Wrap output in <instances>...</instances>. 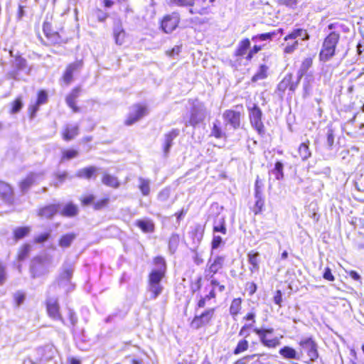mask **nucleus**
<instances>
[{
	"label": "nucleus",
	"instance_id": "nucleus-7",
	"mask_svg": "<svg viewBox=\"0 0 364 364\" xmlns=\"http://www.w3.org/2000/svg\"><path fill=\"white\" fill-rule=\"evenodd\" d=\"M166 273L152 269L148 275V289L151 294V298L156 299L161 294L163 291V287L161 284V282L166 277Z\"/></svg>",
	"mask_w": 364,
	"mask_h": 364
},
{
	"label": "nucleus",
	"instance_id": "nucleus-5",
	"mask_svg": "<svg viewBox=\"0 0 364 364\" xmlns=\"http://www.w3.org/2000/svg\"><path fill=\"white\" fill-rule=\"evenodd\" d=\"M181 16L179 11L165 14L159 19V28L166 34H171L180 27Z\"/></svg>",
	"mask_w": 364,
	"mask_h": 364
},
{
	"label": "nucleus",
	"instance_id": "nucleus-28",
	"mask_svg": "<svg viewBox=\"0 0 364 364\" xmlns=\"http://www.w3.org/2000/svg\"><path fill=\"white\" fill-rule=\"evenodd\" d=\"M78 207L72 202L67 203L63 208L58 211L59 214L65 218H74L78 214Z\"/></svg>",
	"mask_w": 364,
	"mask_h": 364
},
{
	"label": "nucleus",
	"instance_id": "nucleus-22",
	"mask_svg": "<svg viewBox=\"0 0 364 364\" xmlns=\"http://www.w3.org/2000/svg\"><path fill=\"white\" fill-rule=\"evenodd\" d=\"M178 134L179 130L178 129H173L164 134L163 151L165 155L168 154L171 146L173 144V141L178 136Z\"/></svg>",
	"mask_w": 364,
	"mask_h": 364
},
{
	"label": "nucleus",
	"instance_id": "nucleus-43",
	"mask_svg": "<svg viewBox=\"0 0 364 364\" xmlns=\"http://www.w3.org/2000/svg\"><path fill=\"white\" fill-rule=\"evenodd\" d=\"M78 154V151L74 149H63L61 151L60 162L69 161L75 158Z\"/></svg>",
	"mask_w": 364,
	"mask_h": 364
},
{
	"label": "nucleus",
	"instance_id": "nucleus-15",
	"mask_svg": "<svg viewBox=\"0 0 364 364\" xmlns=\"http://www.w3.org/2000/svg\"><path fill=\"white\" fill-rule=\"evenodd\" d=\"M134 113L129 114L124 121V124L127 126L132 125L136 122L138 120L145 116L148 112L147 107L145 105L136 104L134 105Z\"/></svg>",
	"mask_w": 364,
	"mask_h": 364
},
{
	"label": "nucleus",
	"instance_id": "nucleus-46",
	"mask_svg": "<svg viewBox=\"0 0 364 364\" xmlns=\"http://www.w3.org/2000/svg\"><path fill=\"white\" fill-rule=\"evenodd\" d=\"M48 101V92L46 90H39L36 93V102L40 105H45Z\"/></svg>",
	"mask_w": 364,
	"mask_h": 364
},
{
	"label": "nucleus",
	"instance_id": "nucleus-20",
	"mask_svg": "<svg viewBox=\"0 0 364 364\" xmlns=\"http://www.w3.org/2000/svg\"><path fill=\"white\" fill-rule=\"evenodd\" d=\"M80 86H76L72 89L70 93L66 96L65 101L69 107L72 109L74 112L80 111V108L76 105V99L80 96L81 92Z\"/></svg>",
	"mask_w": 364,
	"mask_h": 364
},
{
	"label": "nucleus",
	"instance_id": "nucleus-58",
	"mask_svg": "<svg viewBox=\"0 0 364 364\" xmlns=\"http://www.w3.org/2000/svg\"><path fill=\"white\" fill-rule=\"evenodd\" d=\"M68 178V173L65 171L57 172L54 174V178L57 183H63Z\"/></svg>",
	"mask_w": 364,
	"mask_h": 364
},
{
	"label": "nucleus",
	"instance_id": "nucleus-51",
	"mask_svg": "<svg viewBox=\"0 0 364 364\" xmlns=\"http://www.w3.org/2000/svg\"><path fill=\"white\" fill-rule=\"evenodd\" d=\"M298 0H277V4L281 6H286L290 9H295Z\"/></svg>",
	"mask_w": 364,
	"mask_h": 364
},
{
	"label": "nucleus",
	"instance_id": "nucleus-9",
	"mask_svg": "<svg viewBox=\"0 0 364 364\" xmlns=\"http://www.w3.org/2000/svg\"><path fill=\"white\" fill-rule=\"evenodd\" d=\"M249 119L251 126L257 131L258 134L262 136L264 134V125L262 122V112L257 104L247 107Z\"/></svg>",
	"mask_w": 364,
	"mask_h": 364
},
{
	"label": "nucleus",
	"instance_id": "nucleus-47",
	"mask_svg": "<svg viewBox=\"0 0 364 364\" xmlns=\"http://www.w3.org/2000/svg\"><path fill=\"white\" fill-rule=\"evenodd\" d=\"M139 188L143 196H148L150 193V186H149V181L148 179H145L143 178H139Z\"/></svg>",
	"mask_w": 364,
	"mask_h": 364
},
{
	"label": "nucleus",
	"instance_id": "nucleus-44",
	"mask_svg": "<svg viewBox=\"0 0 364 364\" xmlns=\"http://www.w3.org/2000/svg\"><path fill=\"white\" fill-rule=\"evenodd\" d=\"M210 136L215 139H221L226 136L225 133L223 131L221 127L220 126V122L217 121V122L213 123L211 129Z\"/></svg>",
	"mask_w": 364,
	"mask_h": 364
},
{
	"label": "nucleus",
	"instance_id": "nucleus-21",
	"mask_svg": "<svg viewBox=\"0 0 364 364\" xmlns=\"http://www.w3.org/2000/svg\"><path fill=\"white\" fill-rule=\"evenodd\" d=\"M79 134V128L76 124H66L61 131V136L64 141H70L74 139Z\"/></svg>",
	"mask_w": 364,
	"mask_h": 364
},
{
	"label": "nucleus",
	"instance_id": "nucleus-53",
	"mask_svg": "<svg viewBox=\"0 0 364 364\" xmlns=\"http://www.w3.org/2000/svg\"><path fill=\"white\" fill-rule=\"evenodd\" d=\"M257 290V285L254 282H247L245 284V291L249 296H252Z\"/></svg>",
	"mask_w": 364,
	"mask_h": 364
},
{
	"label": "nucleus",
	"instance_id": "nucleus-16",
	"mask_svg": "<svg viewBox=\"0 0 364 364\" xmlns=\"http://www.w3.org/2000/svg\"><path fill=\"white\" fill-rule=\"evenodd\" d=\"M223 117L225 121L235 129H239L241 125L242 112L232 109L225 110Z\"/></svg>",
	"mask_w": 364,
	"mask_h": 364
},
{
	"label": "nucleus",
	"instance_id": "nucleus-41",
	"mask_svg": "<svg viewBox=\"0 0 364 364\" xmlns=\"http://www.w3.org/2000/svg\"><path fill=\"white\" fill-rule=\"evenodd\" d=\"M23 106V103L22 101V97L18 96L16 97L11 103L9 108L10 114H16L20 112Z\"/></svg>",
	"mask_w": 364,
	"mask_h": 364
},
{
	"label": "nucleus",
	"instance_id": "nucleus-4",
	"mask_svg": "<svg viewBox=\"0 0 364 364\" xmlns=\"http://www.w3.org/2000/svg\"><path fill=\"white\" fill-rule=\"evenodd\" d=\"M299 37L302 41H308L309 35L307 30L302 28H294L284 37V43L282 44V46L284 54H291L299 48V42L296 39Z\"/></svg>",
	"mask_w": 364,
	"mask_h": 364
},
{
	"label": "nucleus",
	"instance_id": "nucleus-12",
	"mask_svg": "<svg viewBox=\"0 0 364 364\" xmlns=\"http://www.w3.org/2000/svg\"><path fill=\"white\" fill-rule=\"evenodd\" d=\"M225 257L217 255L213 259H209L204 270L205 279H212L224 266Z\"/></svg>",
	"mask_w": 364,
	"mask_h": 364
},
{
	"label": "nucleus",
	"instance_id": "nucleus-3",
	"mask_svg": "<svg viewBox=\"0 0 364 364\" xmlns=\"http://www.w3.org/2000/svg\"><path fill=\"white\" fill-rule=\"evenodd\" d=\"M327 28L330 32L324 37L318 53V58L321 62H327L336 55L341 40L340 30L344 33L348 31V28L339 21L330 23Z\"/></svg>",
	"mask_w": 364,
	"mask_h": 364
},
{
	"label": "nucleus",
	"instance_id": "nucleus-11",
	"mask_svg": "<svg viewBox=\"0 0 364 364\" xmlns=\"http://www.w3.org/2000/svg\"><path fill=\"white\" fill-rule=\"evenodd\" d=\"M300 347V353L305 351L309 357V362H313L318 358V346L312 337L301 339L298 343Z\"/></svg>",
	"mask_w": 364,
	"mask_h": 364
},
{
	"label": "nucleus",
	"instance_id": "nucleus-34",
	"mask_svg": "<svg viewBox=\"0 0 364 364\" xmlns=\"http://www.w3.org/2000/svg\"><path fill=\"white\" fill-rule=\"evenodd\" d=\"M279 355L285 359H299V355L294 348L290 346H284L279 350Z\"/></svg>",
	"mask_w": 364,
	"mask_h": 364
},
{
	"label": "nucleus",
	"instance_id": "nucleus-36",
	"mask_svg": "<svg viewBox=\"0 0 364 364\" xmlns=\"http://www.w3.org/2000/svg\"><path fill=\"white\" fill-rule=\"evenodd\" d=\"M114 38L115 40V42L118 45H122L125 42L127 35L122 27V25H118L114 28Z\"/></svg>",
	"mask_w": 364,
	"mask_h": 364
},
{
	"label": "nucleus",
	"instance_id": "nucleus-13",
	"mask_svg": "<svg viewBox=\"0 0 364 364\" xmlns=\"http://www.w3.org/2000/svg\"><path fill=\"white\" fill-rule=\"evenodd\" d=\"M203 2L207 0H202ZM171 4L179 6V7H185V6H191L189 10L191 14H200L205 15L208 14V6H204L200 9L198 8L197 2L195 3V0H170Z\"/></svg>",
	"mask_w": 364,
	"mask_h": 364
},
{
	"label": "nucleus",
	"instance_id": "nucleus-52",
	"mask_svg": "<svg viewBox=\"0 0 364 364\" xmlns=\"http://www.w3.org/2000/svg\"><path fill=\"white\" fill-rule=\"evenodd\" d=\"M40 106L41 105L37 104L36 102L28 105V114L31 119L36 117L37 112L39 110Z\"/></svg>",
	"mask_w": 364,
	"mask_h": 364
},
{
	"label": "nucleus",
	"instance_id": "nucleus-6",
	"mask_svg": "<svg viewBox=\"0 0 364 364\" xmlns=\"http://www.w3.org/2000/svg\"><path fill=\"white\" fill-rule=\"evenodd\" d=\"M253 331L258 336L259 341L263 346L272 349L276 348L281 344V340L283 338V336H275L270 338L268 335H271L274 333V330L273 328H254Z\"/></svg>",
	"mask_w": 364,
	"mask_h": 364
},
{
	"label": "nucleus",
	"instance_id": "nucleus-60",
	"mask_svg": "<svg viewBox=\"0 0 364 364\" xmlns=\"http://www.w3.org/2000/svg\"><path fill=\"white\" fill-rule=\"evenodd\" d=\"M50 233L49 232H43V233H41L38 235H37L35 238H34V242L36 243H43L46 241H47L48 240V238L50 237Z\"/></svg>",
	"mask_w": 364,
	"mask_h": 364
},
{
	"label": "nucleus",
	"instance_id": "nucleus-64",
	"mask_svg": "<svg viewBox=\"0 0 364 364\" xmlns=\"http://www.w3.org/2000/svg\"><path fill=\"white\" fill-rule=\"evenodd\" d=\"M222 243V238L220 236L215 235L213 236L211 241V248L212 250L217 249L220 244Z\"/></svg>",
	"mask_w": 364,
	"mask_h": 364
},
{
	"label": "nucleus",
	"instance_id": "nucleus-39",
	"mask_svg": "<svg viewBox=\"0 0 364 364\" xmlns=\"http://www.w3.org/2000/svg\"><path fill=\"white\" fill-rule=\"evenodd\" d=\"M276 180L281 181L284 177V165L281 161H276L274 168L271 170Z\"/></svg>",
	"mask_w": 364,
	"mask_h": 364
},
{
	"label": "nucleus",
	"instance_id": "nucleus-57",
	"mask_svg": "<svg viewBox=\"0 0 364 364\" xmlns=\"http://www.w3.org/2000/svg\"><path fill=\"white\" fill-rule=\"evenodd\" d=\"M262 181L259 179V176L257 177L255 183V196H262Z\"/></svg>",
	"mask_w": 364,
	"mask_h": 364
},
{
	"label": "nucleus",
	"instance_id": "nucleus-17",
	"mask_svg": "<svg viewBox=\"0 0 364 364\" xmlns=\"http://www.w3.org/2000/svg\"><path fill=\"white\" fill-rule=\"evenodd\" d=\"M60 204L50 203L39 207L36 210V215L41 218L51 219L59 211Z\"/></svg>",
	"mask_w": 364,
	"mask_h": 364
},
{
	"label": "nucleus",
	"instance_id": "nucleus-59",
	"mask_svg": "<svg viewBox=\"0 0 364 364\" xmlns=\"http://www.w3.org/2000/svg\"><path fill=\"white\" fill-rule=\"evenodd\" d=\"M323 278L328 282H333L335 280V277L333 275L330 267H326L325 268L323 273Z\"/></svg>",
	"mask_w": 364,
	"mask_h": 364
},
{
	"label": "nucleus",
	"instance_id": "nucleus-32",
	"mask_svg": "<svg viewBox=\"0 0 364 364\" xmlns=\"http://www.w3.org/2000/svg\"><path fill=\"white\" fill-rule=\"evenodd\" d=\"M310 141L306 139L301 143L298 147V153L303 161H306L311 156V152L309 148Z\"/></svg>",
	"mask_w": 364,
	"mask_h": 364
},
{
	"label": "nucleus",
	"instance_id": "nucleus-48",
	"mask_svg": "<svg viewBox=\"0 0 364 364\" xmlns=\"http://www.w3.org/2000/svg\"><path fill=\"white\" fill-rule=\"evenodd\" d=\"M183 45L180 43L178 45H176L173 48L168 49L166 50V55L169 58H174L178 56L182 51Z\"/></svg>",
	"mask_w": 364,
	"mask_h": 364
},
{
	"label": "nucleus",
	"instance_id": "nucleus-56",
	"mask_svg": "<svg viewBox=\"0 0 364 364\" xmlns=\"http://www.w3.org/2000/svg\"><path fill=\"white\" fill-rule=\"evenodd\" d=\"M190 233L193 237H198V240H200L203 235V229L200 225H198Z\"/></svg>",
	"mask_w": 364,
	"mask_h": 364
},
{
	"label": "nucleus",
	"instance_id": "nucleus-45",
	"mask_svg": "<svg viewBox=\"0 0 364 364\" xmlns=\"http://www.w3.org/2000/svg\"><path fill=\"white\" fill-rule=\"evenodd\" d=\"M213 230L214 232H220L223 235L227 233V228L224 218H220L218 222L214 223Z\"/></svg>",
	"mask_w": 364,
	"mask_h": 364
},
{
	"label": "nucleus",
	"instance_id": "nucleus-38",
	"mask_svg": "<svg viewBox=\"0 0 364 364\" xmlns=\"http://www.w3.org/2000/svg\"><path fill=\"white\" fill-rule=\"evenodd\" d=\"M256 198L254 206L252 208V211L255 215L261 214L265 205V200L263 196H255Z\"/></svg>",
	"mask_w": 364,
	"mask_h": 364
},
{
	"label": "nucleus",
	"instance_id": "nucleus-31",
	"mask_svg": "<svg viewBox=\"0 0 364 364\" xmlns=\"http://www.w3.org/2000/svg\"><path fill=\"white\" fill-rule=\"evenodd\" d=\"M269 75V67L265 64H260L256 73L252 76L251 82L255 83L259 80L267 78Z\"/></svg>",
	"mask_w": 364,
	"mask_h": 364
},
{
	"label": "nucleus",
	"instance_id": "nucleus-55",
	"mask_svg": "<svg viewBox=\"0 0 364 364\" xmlns=\"http://www.w3.org/2000/svg\"><path fill=\"white\" fill-rule=\"evenodd\" d=\"M201 281L202 278L200 277H198L196 281L192 282L191 283V289L193 293L199 291L201 289Z\"/></svg>",
	"mask_w": 364,
	"mask_h": 364
},
{
	"label": "nucleus",
	"instance_id": "nucleus-42",
	"mask_svg": "<svg viewBox=\"0 0 364 364\" xmlns=\"http://www.w3.org/2000/svg\"><path fill=\"white\" fill-rule=\"evenodd\" d=\"M248 348L249 341L246 338H242L237 342L232 353L234 355H239L247 350Z\"/></svg>",
	"mask_w": 364,
	"mask_h": 364
},
{
	"label": "nucleus",
	"instance_id": "nucleus-62",
	"mask_svg": "<svg viewBox=\"0 0 364 364\" xmlns=\"http://www.w3.org/2000/svg\"><path fill=\"white\" fill-rule=\"evenodd\" d=\"M242 320L244 321H251V323H255L256 314L252 311H249L242 317Z\"/></svg>",
	"mask_w": 364,
	"mask_h": 364
},
{
	"label": "nucleus",
	"instance_id": "nucleus-49",
	"mask_svg": "<svg viewBox=\"0 0 364 364\" xmlns=\"http://www.w3.org/2000/svg\"><path fill=\"white\" fill-rule=\"evenodd\" d=\"M109 202V198L108 196L104 197L101 199L97 200L96 202L93 203V208L95 210H102L106 208L108 205Z\"/></svg>",
	"mask_w": 364,
	"mask_h": 364
},
{
	"label": "nucleus",
	"instance_id": "nucleus-14",
	"mask_svg": "<svg viewBox=\"0 0 364 364\" xmlns=\"http://www.w3.org/2000/svg\"><path fill=\"white\" fill-rule=\"evenodd\" d=\"M300 79L298 77L297 80H294V75L292 73H287L279 82L277 89L279 92L284 94L287 90L291 92H294L299 84Z\"/></svg>",
	"mask_w": 364,
	"mask_h": 364
},
{
	"label": "nucleus",
	"instance_id": "nucleus-30",
	"mask_svg": "<svg viewBox=\"0 0 364 364\" xmlns=\"http://www.w3.org/2000/svg\"><path fill=\"white\" fill-rule=\"evenodd\" d=\"M32 250V246L28 242L22 244L18 249L16 259L18 262L26 260L30 255Z\"/></svg>",
	"mask_w": 364,
	"mask_h": 364
},
{
	"label": "nucleus",
	"instance_id": "nucleus-37",
	"mask_svg": "<svg viewBox=\"0 0 364 364\" xmlns=\"http://www.w3.org/2000/svg\"><path fill=\"white\" fill-rule=\"evenodd\" d=\"M31 229L28 226L18 227L13 230L14 240L17 242L28 235Z\"/></svg>",
	"mask_w": 364,
	"mask_h": 364
},
{
	"label": "nucleus",
	"instance_id": "nucleus-50",
	"mask_svg": "<svg viewBox=\"0 0 364 364\" xmlns=\"http://www.w3.org/2000/svg\"><path fill=\"white\" fill-rule=\"evenodd\" d=\"M73 269L71 267H65L60 274L62 281H69L73 276Z\"/></svg>",
	"mask_w": 364,
	"mask_h": 364
},
{
	"label": "nucleus",
	"instance_id": "nucleus-8",
	"mask_svg": "<svg viewBox=\"0 0 364 364\" xmlns=\"http://www.w3.org/2000/svg\"><path fill=\"white\" fill-rule=\"evenodd\" d=\"M216 308H209L202 311L198 315H195L191 321L190 326L198 330L206 326L210 325L215 318Z\"/></svg>",
	"mask_w": 364,
	"mask_h": 364
},
{
	"label": "nucleus",
	"instance_id": "nucleus-54",
	"mask_svg": "<svg viewBox=\"0 0 364 364\" xmlns=\"http://www.w3.org/2000/svg\"><path fill=\"white\" fill-rule=\"evenodd\" d=\"M25 300V294L22 291H17L14 296V301L16 306H19Z\"/></svg>",
	"mask_w": 364,
	"mask_h": 364
},
{
	"label": "nucleus",
	"instance_id": "nucleus-24",
	"mask_svg": "<svg viewBox=\"0 0 364 364\" xmlns=\"http://www.w3.org/2000/svg\"><path fill=\"white\" fill-rule=\"evenodd\" d=\"M204 120V115L200 109L197 106H193L191 109L188 124L196 127Z\"/></svg>",
	"mask_w": 364,
	"mask_h": 364
},
{
	"label": "nucleus",
	"instance_id": "nucleus-1",
	"mask_svg": "<svg viewBox=\"0 0 364 364\" xmlns=\"http://www.w3.org/2000/svg\"><path fill=\"white\" fill-rule=\"evenodd\" d=\"M275 35L276 33L274 31L267 32L254 35L252 36L251 40L249 38L241 39L234 50V57L237 60H245L247 62L252 61L254 57L264 48V44H255L253 46H251V41L253 42L271 41Z\"/></svg>",
	"mask_w": 364,
	"mask_h": 364
},
{
	"label": "nucleus",
	"instance_id": "nucleus-33",
	"mask_svg": "<svg viewBox=\"0 0 364 364\" xmlns=\"http://www.w3.org/2000/svg\"><path fill=\"white\" fill-rule=\"evenodd\" d=\"M102 182L105 186L113 188H117L120 185L118 178L115 176L111 175L108 173H103L102 176Z\"/></svg>",
	"mask_w": 364,
	"mask_h": 364
},
{
	"label": "nucleus",
	"instance_id": "nucleus-40",
	"mask_svg": "<svg viewBox=\"0 0 364 364\" xmlns=\"http://www.w3.org/2000/svg\"><path fill=\"white\" fill-rule=\"evenodd\" d=\"M153 264L157 267V269H155L156 271H160L161 272L166 273L167 264L166 259L164 257L161 255L156 256L153 258Z\"/></svg>",
	"mask_w": 364,
	"mask_h": 364
},
{
	"label": "nucleus",
	"instance_id": "nucleus-27",
	"mask_svg": "<svg viewBox=\"0 0 364 364\" xmlns=\"http://www.w3.org/2000/svg\"><path fill=\"white\" fill-rule=\"evenodd\" d=\"M37 174L31 172L18 183V187L23 193L26 192L36 182Z\"/></svg>",
	"mask_w": 364,
	"mask_h": 364
},
{
	"label": "nucleus",
	"instance_id": "nucleus-61",
	"mask_svg": "<svg viewBox=\"0 0 364 364\" xmlns=\"http://www.w3.org/2000/svg\"><path fill=\"white\" fill-rule=\"evenodd\" d=\"M77 176L80 178H90L91 177V167H87L77 172Z\"/></svg>",
	"mask_w": 364,
	"mask_h": 364
},
{
	"label": "nucleus",
	"instance_id": "nucleus-10",
	"mask_svg": "<svg viewBox=\"0 0 364 364\" xmlns=\"http://www.w3.org/2000/svg\"><path fill=\"white\" fill-rule=\"evenodd\" d=\"M82 67V60H76L74 62L68 63L60 78L61 85H70L74 79L75 74L78 73Z\"/></svg>",
	"mask_w": 364,
	"mask_h": 364
},
{
	"label": "nucleus",
	"instance_id": "nucleus-19",
	"mask_svg": "<svg viewBox=\"0 0 364 364\" xmlns=\"http://www.w3.org/2000/svg\"><path fill=\"white\" fill-rule=\"evenodd\" d=\"M45 304L46 312L50 318L55 320H63L60 312V304L57 299H48Z\"/></svg>",
	"mask_w": 364,
	"mask_h": 364
},
{
	"label": "nucleus",
	"instance_id": "nucleus-26",
	"mask_svg": "<svg viewBox=\"0 0 364 364\" xmlns=\"http://www.w3.org/2000/svg\"><path fill=\"white\" fill-rule=\"evenodd\" d=\"M134 224L144 233H152L155 231V224L151 219H139Z\"/></svg>",
	"mask_w": 364,
	"mask_h": 364
},
{
	"label": "nucleus",
	"instance_id": "nucleus-29",
	"mask_svg": "<svg viewBox=\"0 0 364 364\" xmlns=\"http://www.w3.org/2000/svg\"><path fill=\"white\" fill-rule=\"evenodd\" d=\"M242 309V299L240 297L234 298L230 304L229 314L235 319L241 314Z\"/></svg>",
	"mask_w": 364,
	"mask_h": 364
},
{
	"label": "nucleus",
	"instance_id": "nucleus-35",
	"mask_svg": "<svg viewBox=\"0 0 364 364\" xmlns=\"http://www.w3.org/2000/svg\"><path fill=\"white\" fill-rule=\"evenodd\" d=\"M76 235L74 232L66 233L60 236L58 240V245L63 248L68 247L75 239Z\"/></svg>",
	"mask_w": 364,
	"mask_h": 364
},
{
	"label": "nucleus",
	"instance_id": "nucleus-2",
	"mask_svg": "<svg viewBox=\"0 0 364 364\" xmlns=\"http://www.w3.org/2000/svg\"><path fill=\"white\" fill-rule=\"evenodd\" d=\"M42 31L44 38L39 37V39L45 46H61L70 40L64 28L57 25L53 14H46L43 22Z\"/></svg>",
	"mask_w": 364,
	"mask_h": 364
},
{
	"label": "nucleus",
	"instance_id": "nucleus-63",
	"mask_svg": "<svg viewBox=\"0 0 364 364\" xmlns=\"http://www.w3.org/2000/svg\"><path fill=\"white\" fill-rule=\"evenodd\" d=\"M355 187L358 191L364 192V176H360L355 182Z\"/></svg>",
	"mask_w": 364,
	"mask_h": 364
},
{
	"label": "nucleus",
	"instance_id": "nucleus-25",
	"mask_svg": "<svg viewBox=\"0 0 364 364\" xmlns=\"http://www.w3.org/2000/svg\"><path fill=\"white\" fill-rule=\"evenodd\" d=\"M314 58L315 54H309L302 60L298 71V77L299 79L306 75L309 70L312 67Z\"/></svg>",
	"mask_w": 364,
	"mask_h": 364
},
{
	"label": "nucleus",
	"instance_id": "nucleus-23",
	"mask_svg": "<svg viewBox=\"0 0 364 364\" xmlns=\"http://www.w3.org/2000/svg\"><path fill=\"white\" fill-rule=\"evenodd\" d=\"M247 261L250 264L249 270L254 274L259 269V254L258 252L251 250L247 253Z\"/></svg>",
	"mask_w": 364,
	"mask_h": 364
},
{
	"label": "nucleus",
	"instance_id": "nucleus-18",
	"mask_svg": "<svg viewBox=\"0 0 364 364\" xmlns=\"http://www.w3.org/2000/svg\"><path fill=\"white\" fill-rule=\"evenodd\" d=\"M0 198L9 205L14 203V192L12 186L1 180H0Z\"/></svg>",
	"mask_w": 364,
	"mask_h": 364
}]
</instances>
